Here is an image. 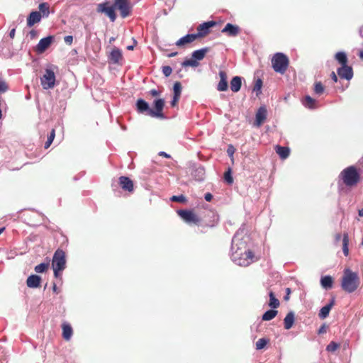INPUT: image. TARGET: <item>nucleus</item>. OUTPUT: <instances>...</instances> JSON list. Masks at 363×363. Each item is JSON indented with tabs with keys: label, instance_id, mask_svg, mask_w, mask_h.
Here are the masks:
<instances>
[{
	"label": "nucleus",
	"instance_id": "obj_6",
	"mask_svg": "<svg viewBox=\"0 0 363 363\" xmlns=\"http://www.w3.org/2000/svg\"><path fill=\"white\" fill-rule=\"evenodd\" d=\"M52 265L55 277H60V272L64 270L66 265L65 252L62 250L57 249L55 252L52 257Z\"/></svg>",
	"mask_w": 363,
	"mask_h": 363
},
{
	"label": "nucleus",
	"instance_id": "obj_25",
	"mask_svg": "<svg viewBox=\"0 0 363 363\" xmlns=\"http://www.w3.org/2000/svg\"><path fill=\"white\" fill-rule=\"evenodd\" d=\"M210 50V48L206 47L200 50H195L192 52V57L196 60H202L206 54Z\"/></svg>",
	"mask_w": 363,
	"mask_h": 363
},
{
	"label": "nucleus",
	"instance_id": "obj_38",
	"mask_svg": "<svg viewBox=\"0 0 363 363\" xmlns=\"http://www.w3.org/2000/svg\"><path fill=\"white\" fill-rule=\"evenodd\" d=\"M314 92L320 95L324 92V86L320 82H315L314 84Z\"/></svg>",
	"mask_w": 363,
	"mask_h": 363
},
{
	"label": "nucleus",
	"instance_id": "obj_50",
	"mask_svg": "<svg viewBox=\"0 0 363 363\" xmlns=\"http://www.w3.org/2000/svg\"><path fill=\"white\" fill-rule=\"evenodd\" d=\"M206 201H211L213 199V195L211 193H207L204 196Z\"/></svg>",
	"mask_w": 363,
	"mask_h": 363
},
{
	"label": "nucleus",
	"instance_id": "obj_48",
	"mask_svg": "<svg viewBox=\"0 0 363 363\" xmlns=\"http://www.w3.org/2000/svg\"><path fill=\"white\" fill-rule=\"evenodd\" d=\"M179 100V97H177V96H173V99H172V101H171V105H172V106H175L177 104V103H178Z\"/></svg>",
	"mask_w": 363,
	"mask_h": 363
},
{
	"label": "nucleus",
	"instance_id": "obj_63",
	"mask_svg": "<svg viewBox=\"0 0 363 363\" xmlns=\"http://www.w3.org/2000/svg\"><path fill=\"white\" fill-rule=\"evenodd\" d=\"M4 228H0V235L2 233V232L4 230Z\"/></svg>",
	"mask_w": 363,
	"mask_h": 363
},
{
	"label": "nucleus",
	"instance_id": "obj_43",
	"mask_svg": "<svg viewBox=\"0 0 363 363\" xmlns=\"http://www.w3.org/2000/svg\"><path fill=\"white\" fill-rule=\"evenodd\" d=\"M8 89L9 87L7 84L3 80H0V92L4 93L8 90Z\"/></svg>",
	"mask_w": 363,
	"mask_h": 363
},
{
	"label": "nucleus",
	"instance_id": "obj_28",
	"mask_svg": "<svg viewBox=\"0 0 363 363\" xmlns=\"http://www.w3.org/2000/svg\"><path fill=\"white\" fill-rule=\"evenodd\" d=\"M320 284L321 286L326 289H331L333 287V279L330 276H325L321 278Z\"/></svg>",
	"mask_w": 363,
	"mask_h": 363
},
{
	"label": "nucleus",
	"instance_id": "obj_40",
	"mask_svg": "<svg viewBox=\"0 0 363 363\" xmlns=\"http://www.w3.org/2000/svg\"><path fill=\"white\" fill-rule=\"evenodd\" d=\"M171 201L179 203H184L186 201V199L184 195L173 196L171 197Z\"/></svg>",
	"mask_w": 363,
	"mask_h": 363
},
{
	"label": "nucleus",
	"instance_id": "obj_44",
	"mask_svg": "<svg viewBox=\"0 0 363 363\" xmlns=\"http://www.w3.org/2000/svg\"><path fill=\"white\" fill-rule=\"evenodd\" d=\"M262 86V81L260 79H258L255 82L253 90L254 91H260Z\"/></svg>",
	"mask_w": 363,
	"mask_h": 363
},
{
	"label": "nucleus",
	"instance_id": "obj_46",
	"mask_svg": "<svg viewBox=\"0 0 363 363\" xmlns=\"http://www.w3.org/2000/svg\"><path fill=\"white\" fill-rule=\"evenodd\" d=\"M64 40L67 45H71L73 42V37L72 35H67L65 37Z\"/></svg>",
	"mask_w": 363,
	"mask_h": 363
},
{
	"label": "nucleus",
	"instance_id": "obj_47",
	"mask_svg": "<svg viewBox=\"0 0 363 363\" xmlns=\"http://www.w3.org/2000/svg\"><path fill=\"white\" fill-rule=\"evenodd\" d=\"M28 35H30V39H35L37 37L38 32L35 30H31Z\"/></svg>",
	"mask_w": 363,
	"mask_h": 363
},
{
	"label": "nucleus",
	"instance_id": "obj_54",
	"mask_svg": "<svg viewBox=\"0 0 363 363\" xmlns=\"http://www.w3.org/2000/svg\"><path fill=\"white\" fill-rule=\"evenodd\" d=\"M331 78H332V79H333L335 82H337V77L336 74H335L334 72H333L331 73Z\"/></svg>",
	"mask_w": 363,
	"mask_h": 363
},
{
	"label": "nucleus",
	"instance_id": "obj_17",
	"mask_svg": "<svg viewBox=\"0 0 363 363\" xmlns=\"http://www.w3.org/2000/svg\"><path fill=\"white\" fill-rule=\"evenodd\" d=\"M110 61L114 64H118L123 59L122 52L118 48H114L111 50L108 57Z\"/></svg>",
	"mask_w": 363,
	"mask_h": 363
},
{
	"label": "nucleus",
	"instance_id": "obj_39",
	"mask_svg": "<svg viewBox=\"0 0 363 363\" xmlns=\"http://www.w3.org/2000/svg\"><path fill=\"white\" fill-rule=\"evenodd\" d=\"M340 347V344L335 342H330L328 345L327 346V351L328 352H335Z\"/></svg>",
	"mask_w": 363,
	"mask_h": 363
},
{
	"label": "nucleus",
	"instance_id": "obj_36",
	"mask_svg": "<svg viewBox=\"0 0 363 363\" xmlns=\"http://www.w3.org/2000/svg\"><path fill=\"white\" fill-rule=\"evenodd\" d=\"M269 340L266 338H260L256 342V349L262 350L263 349L267 343H269Z\"/></svg>",
	"mask_w": 363,
	"mask_h": 363
},
{
	"label": "nucleus",
	"instance_id": "obj_23",
	"mask_svg": "<svg viewBox=\"0 0 363 363\" xmlns=\"http://www.w3.org/2000/svg\"><path fill=\"white\" fill-rule=\"evenodd\" d=\"M62 337L65 340H69L72 335V333H73V330H72L71 325L67 323H64L62 325Z\"/></svg>",
	"mask_w": 363,
	"mask_h": 363
},
{
	"label": "nucleus",
	"instance_id": "obj_19",
	"mask_svg": "<svg viewBox=\"0 0 363 363\" xmlns=\"http://www.w3.org/2000/svg\"><path fill=\"white\" fill-rule=\"evenodd\" d=\"M220 82L218 84L217 89L220 91H225L228 89V85L227 82V74L224 71L219 72Z\"/></svg>",
	"mask_w": 363,
	"mask_h": 363
},
{
	"label": "nucleus",
	"instance_id": "obj_59",
	"mask_svg": "<svg viewBox=\"0 0 363 363\" xmlns=\"http://www.w3.org/2000/svg\"><path fill=\"white\" fill-rule=\"evenodd\" d=\"M324 332H325V328H324V326H322V327L319 329V330H318V333L320 334V333H324Z\"/></svg>",
	"mask_w": 363,
	"mask_h": 363
},
{
	"label": "nucleus",
	"instance_id": "obj_35",
	"mask_svg": "<svg viewBox=\"0 0 363 363\" xmlns=\"http://www.w3.org/2000/svg\"><path fill=\"white\" fill-rule=\"evenodd\" d=\"M182 67H196L199 65V63L197 60H196L194 58L188 59L184 60L182 64Z\"/></svg>",
	"mask_w": 363,
	"mask_h": 363
},
{
	"label": "nucleus",
	"instance_id": "obj_21",
	"mask_svg": "<svg viewBox=\"0 0 363 363\" xmlns=\"http://www.w3.org/2000/svg\"><path fill=\"white\" fill-rule=\"evenodd\" d=\"M335 304V300L333 299L330 303L327 304L326 306H323L319 313H318V316L321 319H325V318H327L329 315V313L331 310V308H333V306H334Z\"/></svg>",
	"mask_w": 363,
	"mask_h": 363
},
{
	"label": "nucleus",
	"instance_id": "obj_7",
	"mask_svg": "<svg viewBox=\"0 0 363 363\" xmlns=\"http://www.w3.org/2000/svg\"><path fill=\"white\" fill-rule=\"evenodd\" d=\"M289 65L288 57L281 52L275 53L272 58V65L274 70L284 74Z\"/></svg>",
	"mask_w": 363,
	"mask_h": 363
},
{
	"label": "nucleus",
	"instance_id": "obj_22",
	"mask_svg": "<svg viewBox=\"0 0 363 363\" xmlns=\"http://www.w3.org/2000/svg\"><path fill=\"white\" fill-rule=\"evenodd\" d=\"M242 86V78L240 77H234L230 81V89L233 92L240 91Z\"/></svg>",
	"mask_w": 363,
	"mask_h": 363
},
{
	"label": "nucleus",
	"instance_id": "obj_56",
	"mask_svg": "<svg viewBox=\"0 0 363 363\" xmlns=\"http://www.w3.org/2000/svg\"><path fill=\"white\" fill-rule=\"evenodd\" d=\"M177 54H178L177 52H171V53L167 54V56L168 57H172L177 55Z\"/></svg>",
	"mask_w": 363,
	"mask_h": 363
},
{
	"label": "nucleus",
	"instance_id": "obj_32",
	"mask_svg": "<svg viewBox=\"0 0 363 363\" xmlns=\"http://www.w3.org/2000/svg\"><path fill=\"white\" fill-rule=\"evenodd\" d=\"M304 106L308 108H314L315 107V100L311 98L310 96H306L302 101Z\"/></svg>",
	"mask_w": 363,
	"mask_h": 363
},
{
	"label": "nucleus",
	"instance_id": "obj_34",
	"mask_svg": "<svg viewBox=\"0 0 363 363\" xmlns=\"http://www.w3.org/2000/svg\"><path fill=\"white\" fill-rule=\"evenodd\" d=\"M49 266H50L49 262H45V263H41V264L35 266L34 269H35V272H37V273H43V272H45L48 269Z\"/></svg>",
	"mask_w": 363,
	"mask_h": 363
},
{
	"label": "nucleus",
	"instance_id": "obj_12",
	"mask_svg": "<svg viewBox=\"0 0 363 363\" xmlns=\"http://www.w3.org/2000/svg\"><path fill=\"white\" fill-rule=\"evenodd\" d=\"M53 37L51 35L42 38L36 45L35 50L40 54L44 52L50 46Z\"/></svg>",
	"mask_w": 363,
	"mask_h": 363
},
{
	"label": "nucleus",
	"instance_id": "obj_5",
	"mask_svg": "<svg viewBox=\"0 0 363 363\" xmlns=\"http://www.w3.org/2000/svg\"><path fill=\"white\" fill-rule=\"evenodd\" d=\"M232 260L238 265L247 267L255 261V255L250 250H242L238 247L233 252Z\"/></svg>",
	"mask_w": 363,
	"mask_h": 363
},
{
	"label": "nucleus",
	"instance_id": "obj_58",
	"mask_svg": "<svg viewBox=\"0 0 363 363\" xmlns=\"http://www.w3.org/2000/svg\"><path fill=\"white\" fill-rule=\"evenodd\" d=\"M335 240L336 241H339L340 240V238H341V235L340 233H337L335 235Z\"/></svg>",
	"mask_w": 363,
	"mask_h": 363
},
{
	"label": "nucleus",
	"instance_id": "obj_60",
	"mask_svg": "<svg viewBox=\"0 0 363 363\" xmlns=\"http://www.w3.org/2000/svg\"><path fill=\"white\" fill-rule=\"evenodd\" d=\"M359 56L363 60V50H359Z\"/></svg>",
	"mask_w": 363,
	"mask_h": 363
},
{
	"label": "nucleus",
	"instance_id": "obj_1",
	"mask_svg": "<svg viewBox=\"0 0 363 363\" xmlns=\"http://www.w3.org/2000/svg\"><path fill=\"white\" fill-rule=\"evenodd\" d=\"M116 9L120 11L121 16L123 18L131 13V6L128 0H114L113 4L111 6L108 2H104L98 4L96 9L99 13H105L111 22H114L116 19Z\"/></svg>",
	"mask_w": 363,
	"mask_h": 363
},
{
	"label": "nucleus",
	"instance_id": "obj_16",
	"mask_svg": "<svg viewBox=\"0 0 363 363\" xmlns=\"http://www.w3.org/2000/svg\"><path fill=\"white\" fill-rule=\"evenodd\" d=\"M41 18L42 16L40 12H38L36 11H32L27 18V26L28 27H32L35 23H39L41 21Z\"/></svg>",
	"mask_w": 363,
	"mask_h": 363
},
{
	"label": "nucleus",
	"instance_id": "obj_18",
	"mask_svg": "<svg viewBox=\"0 0 363 363\" xmlns=\"http://www.w3.org/2000/svg\"><path fill=\"white\" fill-rule=\"evenodd\" d=\"M196 39V35L194 33L187 34L186 35L179 39L175 44L178 47H183L185 46L186 44L194 42Z\"/></svg>",
	"mask_w": 363,
	"mask_h": 363
},
{
	"label": "nucleus",
	"instance_id": "obj_11",
	"mask_svg": "<svg viewBox=\"0 0 363 363\" xmlns=\"http://www.w3.org/2000/svg\"><path fill=\"white\" fill-rule=\"evenodd\" d=\"M267 116V111L265 106H261L257 110L255 115V121L254 123V125L259 128L266 121Z\"/></svg>",
	"mask_w": 363,
	"mask_h": 363
},
{
	"label": "nucleus",
	"instance_id": "obj_33",
	"mask_svg": "<svg viewBox=\"0 0 363 363\" xmlns=\"http://www.w3.org/2000/svg\"><path fill=\"white\" fill-rule=\"evenodd\" d=\"M278 311L276 310H269L266 311L262 315V320L269 321L272 320L277 315Z\"/></svg>",
	"mask_w": 363,
	"mask_h": 363
},
{
	"label": "nucleus",
	"instance_id": "obj_55",
	"mask_svg": "<svg viewBox=\"0 0 363 363\" xmlns=\"http://www.w3.org/2000/svg\"><path fill=\"white\" fill-rule=\"evenodd\" d=\"M52 291L56 293V294H58L60 292V291L58 290L57 287V285L56 284H53V286H52Z\"/></svg>",
	"mask_w": 363,
	"mask_h": 363
},
{
	"label": "nucleus",
	"instance_id": "obj_37",
	"mask_svg": "<svg viewBox=\"0 0 363 363\" xmlns=\"http://www.w3.org/2000/svg\"><path fill=\"white\" fill-rule=\"evenodd\" d=\"M174 96H177L180 98L181 93H182V84L180 82H177L174 84Z\"/></svg>",
	"mask_w": 363,
	"mask_h": 363
},
{
	"label": "nucleus",
	"instance_id": "obj_61",
	"mask_svg": "<svg viewBox=\"0 0 363 363\" xmlns=\"http://www.w3.org/2000/svg\"><path fill=\"white\" fill-rule=\"evenodd\" d=\"M359 216L363 217V208L359 210Z\"/></svg>",
	"mask_w": 363,
	"mask_h": 363
},
{
	"label": "nucleus",
	"instance_id": "obj_45",
	"mask_svg": "<svg viewBox=\"0 0 363 363\" xmlns=\"http://www.w3.org/2000/svg\"><path fill=\"white\" fill-rule=\"evenodd\" d=\"M55 129H52L50 135L48 136L47 140L52 143V142L55 139Z\"/></svg>",
	"mask_w": 363,
	"mask_h": 363
},
{
	"label": "nucleus",
	"instance_id": "obj_57",
	"mask_svg": "<svg viewBox=\"0 0 363 363\" xmlns=\"http://www.w3.org/2000/svg\"><path fill=\"white\" fill-rule=\"evenodd\" d=\"M52 143L49 142V141H46L45 143V149H48V147H50V146L51 145Z\"/></svg>",
	"mask_w": 363,
	"mask_h": 363
},
{
	"label": "nucleus",
	"instance_id": "obj_4",
	"mask_svg": "<svg viewBox=\"0 0 363 363\" xmlns=\"http://www.w3.org/2000/svg\"><path fill=\"white\" fill-rule=\"evenodd\" d=\"M339 179L347 187L356 186L361 181V175L354 166L345 168L339 174Z\"/></svg>",
	"mask_w": 363,
	"mask_h": 363
},
{
	"label": "nucleus",
	"instance_id": "obj_2",
	"mask_svg": "<svg viewBox=\"0 0 363 363\" xmlns=\"http://www.w3.org/2000/svg\"><path fill=\"white\" fill-rule=\"evenodd\" d=\"M164 104L165 102L163 99H156L154 101V108H150L147 102L142 99H139L136 102V108L140 113H146L147 115L152 118H164L163 108Z\"/></svg>",
	"mask_w": 363,
	"mask_h": 363
},
{
	"label": "nucleus",
	"instance_id": "obj_24",
	"mask_svg": "<svg viewBox=\"0 0 363 363\" xmlns=\"http://www.w3.org/2000/svg\"><path fill=\"white\" fill-rule=\"evenodd\" d=\"M294 313L292 311L288 313L284 319V328L286 330L291 328L294 325Z\"/></svg>",
	"mask_w": 363,
	"mask_h": 363
},
{
	"label": "nucleus",
	"instance_id": "obj_3",
	"mask_svg": "<svg viewBox=\"0 0 363 363\" xmlns=\"http://www.w3.org/2000/svg\"><path fill=\"white\" fill-rule=\"evenodd\" d=\"M360 279L357 272L348 268L344 269L341 278V287L343 291L349 294L353 293L358 289Z\"/></svg>",
	"mask_w": 363,
	"mask_h": 363
},
{
	"label": "nucleus",
	"instance_id": "obj_41",
	"mask_svg": "<svg viewBox=\"0 0 363 363\" xmlns=\"http://www.w3.org/2000/svg\"><path fill=\"white\" fill-rule=\"evenodd\" d=\"M224 179L227 182L228 184H230L233 182V179L231 174L230 169H228L227 172L224 174Z\"/></svg>",
	"mask_w": 363,
	"mask_h": 363
},
{
	"label": "nucleus",
	"instance_id": "obj_53",
	"mask_svg": "<svg viewBox=\"0 0 363 363\" xmlns=\"http://www.w3.org/2000/svg\"><path fill=\"white\" fill-rule=\"evenodd\" d=\"M16 34V30L14 28L11 29L9 32V36L11 38H13Z\"/></svg>",
	"mask_w": 363,
	"mask_h": 363
},
{
	"label": "nucleus",
	"instance_id": "obj_52",
	"mask_svg": "<svg viewBox=\"0 0 363 363\" xmlns=\"http://www.w3.org/2000/svg\"><path fill=\"white\" fill-rule=\"evenodd\" d=\"M159 155L160 156H162L164 157H166V158H170V155L167 153H166L165 152H159Z\"/></svg>",
	"mask_w": 363,
	"mask_h": 363
},
{
	"label": "nucleus",
	"instance_id": "obj_51",
	"mask_svg": "<svg viewBox=\"0 0 363 363\" xmlns=\"http://www.w3.org/2000/svg\"><path fill=\"white\" fill-rule=\"evenodd\" d=\"M286 294L284 296V300L288 301L289 299V295L291 294V289L289 288L286 289Z\"/></svg>",
	"mask_w": 363,
	"mask_h": 363
},
{
	"label": "nucleus",
	"instance_id": "obj_49",
	"mask_svg": "<svg viewBox=\"0 0 363 363\" xmlns=\"http://www.w3.org/2000/svg\"><path fill=\"white\" fill-rule=\"evenodd\" d=\"M150 94L152 96H157L160 95V91H159L156 89H152L150 91Z\"/></svg>",
	"mask_w": 363,
	"mask_h": 363
},
{
	"label": "nucleus",
	"instance_id": "obj_8",
	"mask_svg": "<svg viewBox=\"0 0 363 363\" xmlns=\"http://www.w3.org/2000/svg\"><path fill=\"white\" fill-rule=\"evenodd\" d=\"M55 80L54 71L50 69H46L45 74L40 78V83L44 89H50L55 86Z\"/></svg>",
	"mask_w": 363,
	"mask_h": 363
},
{
	"label": "nucleus",
	"instance_id": "obj_29",
	"mask_svg": "<svg viewBox=\"0 0 363 363\" xmlns=\"http://www.w3.org/2000/svg\"><path fill=\"white\" fill-rule=\"evenodd\" d=\"M335 58L341 65H347V57L344 52H337L335 55Z\"/></svg>",
	"mask_w": 363,
	"mask_h": 363
},
{
	"label": "nucleus",
	"instance_id": "obj_13",
	"mask_svg": "<svg viewBox=\"0 0 363 363\" xmlns=\"http://www.w3.org/2000/svg\"><path fill=\"white\" fill-rule=\"evenodd\" d=\"M337 74L342 79L350 80L353 77L352 68L347 65H341V67L337 69Z\"/></svg>",
	"mask_w": 363,
	"mask_h": 363
},
{
	"label": "nucleus",
	"instance_id": "obj_20",
	"mask_svg": "<svg viewBox=\"0 0 363 363\" xmlns=\"http://www.w3.org/2000/svg\"><path fill=\"white\" fill-rule=\"evenodd\" d=\"M41 278L35 274L29 276L26 280V284L29 288H38L40 286Z\"/></svg>",
	"mask_w": 363,
	"mask_h": 363
},
{
	"label": "nucleus",
	"instance_id": "obj_14",
	"mask_svg": "<svg viewBox=\"0 0 363 363\" xmlns=\"http://www.w3.org/2000/svg\"><path fill=\"white\" fill-rule=\"evenodd\" d=\"M118 183L123 190L132 192L134 189L133 181L128 177L121 176L118 179Z\"/></svg>",
	"mask_w": 363,
	"mask_h": 363
},
{
	"label": "nucleus",
	"instance_id": "obj_31",
	"mask_svg": "<svg viewBox=\"0 0 363 363\" xmlns=\"http://www.w3.org/2000/svg\"><path fill=\"white\" fill-rule=\"evenodd\" d=\"M269 306L273 308H278L280 305V303H279V301L275 297L274 292L271 291L269 293Z\"/></svg>",
	"mask_w": 363,
	"mask_h": 363
},
{
	"label": "nucleus",
	"instance_id": "obj_30",
	"mask_svg": "<svg viewBox=\"0 0 363 363\" xmlns=\"http://www.w3.org/2000/svg\"><path fill=\"white\" fill-rule=\"evenodd\" d=\"M349 235L347 233H345L343 234L342 238V250L343 253L345 256H348L349 255Z\"/></svg>",
	"mask_w": 363,
	"mask_h": 363
},
{
	"label": "nucleus",
	"instance_id": "obj_15",
	"mask_svg": "<svg viewBox=\"0 0 363 363\" xmlns=\"http://www.w3.org/2000/svg\"><path fill=\"white\" fill-rule=\"evenodd\" d=\"M222 33L227 34L228 36L235 37L240 33V28L237 25L228 23L223 28Z\"/></svg>",
	"mask_w": 363,
	"mask_h": 363
},
{
	"label": "nucleus",
	"instance_id": "obj_27",
	"mask_svg": "<svg viewBox=\"0 0 363 363\" xmlns=\"http://www.w3.org/2000/svg\"><path fill=\"white\" fill-rule=\"evenodd\" d=\"M42 17H48L50 14V5L47 2L40 3L38 6Z\"/></svg>",
	"mask_w": 363,
	"mask_h": 363
},
{
	"label": "nucleus",
	"instance_id": "obj_26",
	"mask_svg": "<svg viewBox=\"0 0 363 363\" xmlns=\"http://www.w3.org/2000/svg\"><path fill=\"white\" fill-rule=\"evenodd\" d=\"M275 150L276 152L283 160L286 159L289 156L290 150L288 147L277 145Z\"/></svg>",
	"mask_w": 363,
	"mask_h": 363
},
{
	"label": "nucleus",
	"instance_id": "obj_10",
	"mask_svg": "<svg viewBox=\"0 0 363 363\" xmlns=\"http://www.w3.org/2000/svg\"><path fill=\"white\" fill-rule=\"evenodd\" d=\"M216 23L213 21L204 22L197 27V33H194L196 38H203L210 33V28L216 26Z\"/></svg>",
	"mask_w": 363,
	"mask_h": 363
},
{
	"label": "nucleus",
	"instance_id": "obj_64",
	"mask_svg": "<svg viewBox=\"0 0 363 363\" xmlns=\"http://www.w3.org/2000/svg\"><path fill=\"white\" fill-rule=\"evenodd\" d=\"M228 152H232V150H230L229 149L228 150Z\"/></svg>",
	"mask_w": 363,
	"mask_h": 363
},
{
	"label": "nucleus",
	"instance_id": "obj_42",
	"mask_svg": "<svg viewBox=\"0 0 363 363\" xmlns=\"http://www.w3.org/2000/svg\"><path fill=\"white\" fill-rule=\"evenodd\" d=\"M172 69L169 66H164L162 67V73L165 77H169L172 74Z\"/></svg>",
	"mask_w": 363,
	"mask_h": 363
},
{
	"label": "nucleus",
	"instance_id": "obj_62",
	"mask_svg": "<svg viewBox=\"0 0 363 363\" xmlns=\"http://www.w3.org/2000/svg\"><path fill=\"white\" fill-rule=\"evenodd\" d=\"M127 49L128 50H133V45L128 46Z\"/></svg>",
	"mask_w": 363,
	"mask_h": 363
},
{
	"label": "nucleus",
	"instance_id": "obj_9",
	"mask_svg": "<svg viewBox=\"0 0 363 363\" xmlns=\"http://www.w3.org/2000/svg\"><path fill=\"white\" fill-rule=\"evenodd\" d=\"M177 213L188 224L199 225L201 221L199 216L191 210H179Z\"/></svg>",
	"mask_w": 363,
	"mask_h": 363
}]
</instances>
